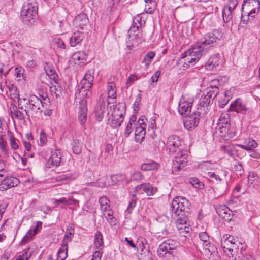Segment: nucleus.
I'll return each mask as SVG.
<instances>
[{
  "mask_svg": "<svg viewBox=\"0 0 260 260\" xmlns=\"http://www.w3.org/2000/svg\"><path fill=\"white\" fill-rule=\"evenodd\" d=\"M62 154L60 150L55 149L52 151L51 156L47 161V165L50 168L56 167L59 165L61 162Z\"/></svg>",
  "mask_w": 260,
  "mask_h": 260,
  "instance_id": "nucleus-15",
  "label": "nucleus"
},
{
  "mask_svg": "<svg viewBox=\"0 0 260 260\" xmlns=\"http://www.w3.org/2000/svg\"><path fill=\"white\" fill-rule=\"evenodd\" d=\"M182 143L183 142L178 136L171 135L168 137L167 142V150L170 154H173L182 146Z\"/></svg>",
  "mask_w": 260,
  "mask_h": 260,
  "instance_id": "nucleus-8",
  "label": "nucleus"
},
{
  "mask_svg": "<svg viewBox=\"0 0 260 260\" xmlns=\"http://www.w3.org/2000/svg\"><path fill=\"white\" fill-rule=\"evenodd\" d=\"M19 183V180L16 177L7 176L2 179L0 184V190H6L8 189L17 186Z\"/></svg>",
  "mask_w": 260,
  "mask_h": 260,
  "instance_id": "nucleus-17",
  "label": "nucleus"
},
{
  "mask_svg": "<svg viewBox=\"0 0 260 260\" xmlns=\"http://www.w3.org/2000/svg\"><path fill=\"white\" fill-rule=\"evenodd\" d=\"M236 146H237L233 144H228L221 146V149L224 153H226L231 157H234L237 151Z\"/></svg>",
  "mask_w": 260,
  "mask_h": 260,
  "instance_id": "nucleus-32",
  "label": "nucleus"
},
{
  "mask_svg": "<svg viewBox=\"0 0 260 260\" xmlns=\"http://www.w3.org/2000/svg\"><path fill=\"white\" fill-rule=\"evenodd\" d=\"M192 100H185L181 98L178 104V111L181 115H188L190 112L192 105Z\"/></svg>",
  "mask_w": 260,
  "mask_h": 260,
  "instance_id": "nucleus-16",
  "label": "nucleus"
},
{
  "mask_svg": "<svg viewBox=\"0 0 260 260\" xmlns=\"http://www.w3.org/2000/svg\"><path fill=\"white\" fill-rule=\"evenodd\" d=\"M248 109L242 100L240 98H237L234 102L232 103L230 108V110L231 111H235L237 113L242 112L243 113H245Z\"/></svg>",
  "mask_w": 260,
  "mask_h": 260,
  "instance_id": "nucleus-21",
  "label": "nucleus"
},
{
  "mask_svg": "<svg viewBox=\"0 0 260 260\" xmlns=\"http://www.w3.org/2000/svg\"><path fill=\"white\" fill-rule=\"evenodd\" d=\"M78 119L81 124H83L86 121L87 107L84 101L80 103Z\"/></svg>",
  "mask_w": 260,
  "mask_h": 260,
  "instance_id": "nucleus-27",
  "label": "nucleus"
},
{
  "mask_svg": "<svg viewBox=\"0 0 260 260\" xmlns=\"http://www.w3.org/2000/svg\"><path fill=\"white\" fill-rule=\"evenodd\" d=\"M104 109V103H103V102H99L97 104L94 111L95 118L99 122H100L103 118Z\"/></svg>",
  "mask_w": 260,
  "mask_h": 260,
  "instance_id": "nucleus-33",
  "label": "nucleus"
},
{
  "mask_svg": "<svg viewBox=\"0 0 260 260\" xmlns=\"http://www.w3.org/2000/svg\"><path fill=\"white\" fill-rule=\"evenodd\" d=\"M54 42L58 48L65 49L66 45L62 39L60 38H55L54 40Z\"/></svg>",
  "mask_w": 260,
  "mask_h": 260,
  "instance_id": "nucleus-58",
  "label": "nucleus"
},
{
  "mask_svg": "<svg viewBox=\"0 0 260 260\" xmlns=\"http://www.w3.org/2000/svg\"><path fill=\"white\" fill-rule=\"evenodd\" d=\"M84 36L82 32L77 31L73 33L70 38V43L72 47H75L83 40Z\"/></svg>",
  "mask_w": 260,
  "mask_h": 260,
  "instance_id": "nucleus-26",
  "label": "nucleus"
},
{
  "mask_svg": "<svg viewBox=\"0 0 260 260\" xmlns=\"http://www.w3.org/2000/svg\"><path fill=\"white\" fill-rule=\"evenodd\" d=\"M225 238L227 239L228 241L231 243V244H234L235 246H239V247H243L242 244L240 243L239 241H238L237 238H234L233 236L231 235H225Z\"/></svg>",
  "mask_w": 260,
  "mask_h": 260,
  "instance_id": "nucleus-52",
  "label": "nucleus"
},
{
  "mask_svg": "<svg viewBox=\"0 0 260 260\" xmlns=\"http://www.w3.org/2000/svg\"><path fill=\"white\" fill-rule=\"evenodd\" d=\"M234 244H231L229 241L225 238V236H223L221 241V245L224 252L228 251L230 253L231 256L228 254L229 258H233L235 254H237L240 250V247L239 246H235Z\"/></svg>",
  "mask_w": 260,
  "mask_h": 260,
  "instance_id": "nucleus-10",
  "label": "nucleus"
},
{
  "mask_svg": "<svg viewBox=\"0 0 260 260\" xmlns=\"http://www.w3.org/2000/svg\"><path fill=\"white\" fill-rule=\"evenodd\" d=\"M157 167V164L154 161H149L146 163L143 164L141 168L143 171L152 170L156 169Z\"/></svg>",
  "mask_w": 260,
  "mask_h": 260,
  "instance_id": "nucleus-45",
  "label": "nucleus"
},
{
  "mask_svg": "<svg viewBox=\"0 0 260 260\" xmlns=\"http://www.w3.org/2000/svg\"><path fill=\"white\" fill-rule=\"evenodd\" d=\"M94 245L96 249L99 250H101L104 246L103 236L99 231L96 232L94 236Z\"/></svg>",
  "mask_w": 260,
  "mask_h": 260,
  "instance_id": "nucleus-37",
  "label": "nucleus"
},
{
  "mask_svg": "<svg viewBox=\"0 0 260 260\" xmlns=\"http://www.w3.org/2000/svg\"><path fill=\"white\" fill-rule=\"evenodd\" d=\"M74 235V228L72 225L68 226L65 234L63 237V240L61 244H68V241H71L72 238Z\"/></svg>",
  "mask_w": 260,
  "mask_h": 260,
  "instance_id": "nucleus-35",
  "label": "nucleus"
},
{
  "mask_svg": "<svg viewBox=\"0 0 260 260\" xmlns=\"http://www.w3.org/2000/svg\"><path fill=\"white\" fill-rule=\"evenodd\" d=\"M135 125L134 124H131V123H128L127 125L125 128V131L124 133V135L126 137H127L129 136L131 132H132V130L133 129V127H134Z\"/></svg>",
  "mask_w": 260,
  "mask_h": 260,
  "instance_id": "nucleus-62",
  "label": "nucleus"
},
{
  "mask_svg": "<svg viewBox=\"0 0 260 260\" xmlns=\"http://www.w3.org/2000/svg\"><path fill=\"white\" fill-rule=\"evenodd\" d=\"M73 145V151L74 153L78 154L81 152V148L79 145V141H74Z\"/></svg>",
  "mask_w": 260,
  "mask_h": 260,
  "instance_id": "nucleus-54",
  "label": "nucleus"
},
{
  "mask_svg": "<svg viewBox=\"0 0 260 260\" xmlns=\"http://www.w3.org/2000/svg\"><path fill=\"white\" fill-rule=\"evenodd\" d=\"M187 220V216H180L176 218L175 222L176 226L180 234H184L189 232V228L186 225Z\"/></svg>",
  "mask_w": 260,
  "mask_h": 260,
  "instance_id": "nucleus-20",
  "label": "nucleus"
},
{
  "mask_svg": "<svg viewBox=\"0 0 260 260\" xmlns=\"http://www.w3.org/2000/svg\"><path fill=\"white\" fill-rule=\"evenodd\" d=\"M42 223L40 221L37 222L36 225L32 229H30L26 233L25 236L23 238L22 241L23 243H27L30 241L38 232V229L39 227H41Z\"/></svg>",
  "mask_w": 260,
  "mask_h": 260,
  "instance_id": "nucleus-28",
  "label": "nucleus"
},
{
  "mask_svg": "<svg viewBox=\"0 0 260 260\" xmlns=\"http://www.w3.org/2000/svg\"><path fill=\"white\" fill-rule=\"evenodd\" d=\"M218 215L225 221H229L232 220L234 214L232 211L225 205H221L216 209Z\"/></svg>",
  "mask_w": 260,
  "mask_h": 260,
  "instance_id": "nucleus-18",
  "label": "nucleus"
},
{
  "mask_svg": "<svg viewBox=\"0 0 260 260\" xmlns=\"http://www.w3.org/2000/svg\"><path fill=\"white\" fill-rule=\"evenodd\" d=\"M222 37V33L217 30L205 34L196 45L182 54L181 58H185V63L187 65L194 63Z\"/></svg>",
  "mask_w": 260,
  "mask_h": 260,
  "instance_id": "nucleus-1",
  "label": "nucleus"
},
{
  "mask_svg": "<svg viewBox=\"0 0 260 260\" xmlns=\"http://www.w3.org/2000/svg\"><path fill=\"white\" fill-rule=\"evenodd\" d=\"M74 63L78 65L84 64L88 62V54L84 51H80L75 52L72 56Z\"/></svg>",
  "mask_w": 260,
  "mask_h": 260,
  "instance_id": "nucleus-22",
  "label": "nucleus"
},
{
  "mask_svg": "<svg viewBox=\"0 0 260 260\" xmlns=\"http://www.w3.org/2000/svg\"><path fill=\"white\" fill-rule=\"evenodd\" d=\"M141 24L139 22V19L135 18L133 21V24L131 27L128 32L129 35L131 37H133L134 36L136 38L139 37V27H141Z\"/></svg>",
  "mask_w": 260,
  "mask_h": 260,
  "instance_id": "nucleus-30",
  "label": "nucleus"
},
{
  "mask_svg": "<svg viewBox=\"0 0 260 260\" xmlns=\"http://www.w3.org/2000/svg\"><path fill=\"white\" fill-rule=\"evenodd\" d=\"M136 205V193L133 194L132 198L128 203V207L126 211L128 213H131L133 209L135 207Z\"/></svg>",
  "mask_w": 260,
  "mask_h": 260,
  "instance_id": "nucleus-51",
  "label": "nucleus"
},
{
  "mask_svg": "<svg viewBox=\"0 0 260 260\" xmlns=\"http://www.w3.org/2000/svg\"><path fill=\"white\" fill-rule=\"evenodd\" d=\"M245 249L243 247H240V250L232 258V260H255L253 256L250 254L244 253Z\"/></svg>",
  "mask_w": 260,
  "mask_h": 260,
  "instance_id": "nucleus-29",
  "label": "nucleus"
},
{
  "mask_svg": "<svg viewBox=\"0 0 260 260\" xmlns=\"http://www.w3.org/2000/svg\"><path fill=\"white\" fill-rule=\"evenodd\" d=\"M212 101L206 94H204L199 100V104L201 107H204L208 106Z\"/></svg>",
  "mask_w": 260,
  "mask_h": 260,
  "instance_id": "nucleus-47",
  "label": "nucleus"
},
{
  "mask_svg": "<svg viewBox=\"0 0 260 260\" xmlns=\"http://www.w3.org/2000/svg\"><path fill=\"white\" fill-rule=\"evenodd\" d=\"M201 113L199 112L194 113L193 115L187 117L184 120V125L186 129L189 130L196 127L200 121Z\"/></svg>",
  "mask_w": 260,
  "mask_h": 260,
  "instance_id": "nucleus-13",
  "label": "nucleus"
},
{
  "mask_svg": "<svg viewBox=\"0 0 260 260\" xmlns=\"http://www.w3.org/2000/svg\"><path fill=\"white\" fill-rule=\"evenodd\" d=\"M68 243L61 244V246L58 251L57 259L65 260L68 256Z\"/></svg>",
  "mask_w": 260,
  "mask_h": 260,
  "instance_id": "nucleus-36",
  "label": "nucleus"
},
{
  "mask_svg": "<svg viewBox=\"0 0 260 260\" xmlns=\"http://www.w3.org/2000/svg\"><path fill=\"white\" fill-rule=\"evenodd\" d=\"M178 242L173 239H167L161 243L157 250L158 255L164 256L167 253L170 254V251L175 250L177 246Z\"/></svg>",
  "mask_w": 260,
  "mask_h": 260,
  "instance_id": "nucleus-7",
  "label": "nucleus"
},
{
  "mask_svg": "<svg viewBox=\"0 0 260 260\" xmlns=\"http://www.w3.org/2000/svg\"><path fill=\"white\" fill-rule=\"evenodd\" d=\"M126 111V105L124 103H119L115 106V117L116 116L119 117L117 120L115 119V126L117 125L120 126L121 123L123 120V116L124 115Z\"/></svg>",
  "mask_w": 260,
  "mask_h": 260,
  "instance_id": "nucleus-14",
  "label": "nucleus"
},
{
  "mask_svg": "<svg viewBox=\"0 0 260 260\" xmlns=\"http://www.w3.org/2000/svg\"><path fill=\"white\" fill-rule=\"evenodd\" d=\"M208 176L212 183V188L214 193L217 197L223 195L228 188V183L223 178L216 174L213 172H209Z\"/></svg>",
  "mask_w": 260,
  "mask_h": 260,
  "instance_id": "nucleus-3",
  "label": "nucleus"
},
{
  "mask_svg": "<svg viewBox=\"0 0 260 260\" xmlns=\"http://www.w3.org/2000/svg\"><path fill=\"white\" fill-rule=\"evenodd\" d=\"M99 202L102 210H105L106 208H108L109 206H110L109 205H108L109 201L106 197L103 196L102 197H100L99 200Z\"/></svg>",
  "mask_w": 260,
  "mask_h": 260,
  "instance_id": "nucleus-50",
  "label": "nucleus"
},
{
  "mask_svg": "<svg viewBox=\"0 0 260 260\" xmlns=\"http://www.w3.org/2000/svg\"><path fill=\"white\" fill-rule=\"evenodd\" d=\"M155 6L151 5L150 3H146L145 10L147 13L152 14L154 13Z\"/></svg>",
  "mask_w": 260,
  "mask_h": 260,
  "instance_id": "nucleus-64",
  "label": "nucleus"
},
{
  "mask_svg": "<svg viewBox=\"0 0 260 260\" xmlns=\"http://www.w3.org/2000/svg\"><path fill=\"white\" fill-rule=\"evenodd\" d=\"M244 6L247 7L248 9L255 7L256 8H260V1L259 0H244L242 10H243Z\"/></svg>",
  "mask_w": 260,
  "mask_h": 260,
  "instance_id": "nucleus-38",
  "label": "nucleus"
},
{
  "mask_svg": "<svg viewBox=\"0 0 260 260\" xmlns=\"http://www.w3.org/2000/svg\"><path fill=\"white\" fill-rule=\"evenodd\" d=\"M221 62L218 54L214 55L210 57L206 63L205 67L207 70H211L218 66Z\"/></svg>",
  "mask_w": 260,
  "mask_h": 260,
  "instance_id": "nucleus-25",
  "label": "nucleus"
},
{
  "mask_svg": "<svg viewBox=\"0 0 260 260\" xmlns=\"http://www.w3.org/2000/svg\"><path fill=\"white\" fill-rule=\"evenodd\" d=\"M141 100V94H138L136 98L135 101L133 104L134 106V112L137 113L139 110L138 106Z\"/></svg>",
  "mask_w": 260,
  "mask_h": 260,
  "instance_id": "nucleus-56",
  "label": "nucleus"
},
{
  "mask_svg": "<svg viewBox=\"0 0 260 260\" xmlns=\"http://www.w3.org/2000/svg\"><path fill=\"white\" fill-rule=\"evenodd\" d=\"M46 73L48 75L50 76V78L53 80L55 83H56L57 80V75L55 73V71L50 69L49 71H46Z\"/></svg>",
  "mask_w": 260,
  "mask_h": 260,
  "instance_id": "nucleus-60",
  "label": "nucleus"
},
{
  "mask_svg": "<svg viewBox=\"0 0 260 260\" xmlns=\"http://www.w3.org/2000/svg\"><path fill=\"white\" fill-rule=\"evenodd\" d=\"M74 25L76 28L84 29V26H87L89 23V19L85 13H80L78 15L74 20Z\"/></svg>",
  "mask_w": 260,
  "mask_h": 260,
  "instance_id": "nucleus-19",
  "label": "nucleus"
},
{
  "mask_svg": "<svg viewBox=\"0 0 260 260\" xmlns=\"http://www.w3.org/2000/svg\"><path fill=\"white\" fill-rule=\"evenodd\" d=\"M108 114L112 117L114 114V84L112 78H110L107 86Z\"/></svg>",
  "mask_w": 260,
  "mask_h": 260,
  "instance_id": "nucleus-6",
  "label": "nucleus"
},
{
  "mask_svg": "<svg viewBox=\"0 0 260 260\" xmlns=\"http://www.w3.org/2000/svg\"><path fill=\"white\" fill-rule=\"evenodd\" d=\"M103 214L107 219V221L109 222L111 226L113 222V219L114 218V212L109 206V208H106L105 210H102Z\"/></svg>",
  "mask_w": 260,
  "mask_h": 260,
  "instance_id": "nucleus-39",
  "label": "nucleus"
},
{
  "mask_svg": "<svg viewBox=\"0 0 260 260\" xmlns=\"http://www.w3.org/2000/svg\"><path fill=\"white\" fill-rule=\"evenodd\" d=\"M55 203L59 204L61 203L64 205H74L76 203V200L72 199H67L64 197L60 198L59 199H55L54 201Z\"/></svg>",
  "mask_w": 260,
  "mask_h": 260,
  "instance_id": "nucleus-44",
  "label": "nucleus"
},
{
  "mask_svg": "<svg viewBox=\"0 0 260 260\" xmlns=\"http://www.w3.org/2000/svg\"><path fill=\"white\" fill-rule=\"evenodd\" d=\"M217 126L220 129L229 130L230 127V119L228 114H222L221 115L220 118L217 123Z\"/></svg>",
  "mask_w": 260,
  "mask_h": 260,
  "instance_id": "nucleus-23",
  "label": "nucleus"
},
{
  "mask_svg": "<svg viewBox=\"0 0 260 260\" xmlns=\"http://www.w3.org/2000/svg\"><path fill=\"white\" fill-rule=\"evenodd\" d=\"M143 178V175L139 171L135 172L132 175V179L134 180H140Z\"/></svg>",
  "mask_w": 260,
  "mask_h": 260,
  "instance_id": "nucleus-63",
  "label": "nucleus"
},
{
  "mask_svg": "<svg viewBox=\"0 0 260 260\" xmlns=\"http://www.w3.org/2000/svg\"><path fill=\"white\" fill-rule=\"evenodd\" d=\"M9 92L10 93L11 99L14 100L17 99L18 101H19V91H18L17 87L13 85L9 88Z\"/></svg>",
  "mask_w": 260,
  "mask_h": 260,
  "instance_id": "nucleus-48",
  "label": "nucleus"
},
{
  "mask_svg": "<svg viewBox=\"0 0 260 260\" xmlns=\"http://www.w3.org/2000/svg\"><path fill=\"white\" fill-rule=\"evenodd\" d=\"M205 92L206 96L213 101L219 93V89L216 85H211L206 89Z\"/></svg>",
  "mask_w": 260,
  "mask_h": 260,
  "instance_id": "nucleus-34",
  "label": "nucleus"
},
{
  "mask_svg": "<svg viewBox=\"0 0 260 260\" xmlns=\"http://www.w3.org/2000/svg\"><path fill=\"white\" fill-rule=\"evenodd\" d=\"M135 193L143 194L145 192L147 196L154 195L157 191L156 188L154 187L150 183H142L137 185L134 189Z\"/></svg>",
  "mask_w": 260,
  "mask_h": 260,
  "instance_id": "nucleus-11",
  "label": "nucleus"
},
{
  "mask_svg": "<svg viewBox=\"0 0 260 260\" xmlns=\"http://www.w3.org/2000/svg\"><path fill=\"white\" fill-rule=\"evenodd\" d=\"M187 152L186 150L181 149L178 152L177 156L173 160L175 171L179 170L186 165L187 161Z\"/></svg>",
  "mask_w": 260,
  "mask_h": 260,
  "instance_id": "nucleus-9",
  "label": "nucleus"
},
{
  "mask_svg": "<svg viewBox=\"0 0 260 260\" xmlns=\"http://www.w3.org/2000/svg\"><path fill=\"white\" fill-rule=\"evenodd\" d=\"M116 180V183H119V185L121 186V187H124V185L126 182L125 179L126 177L124 174H116L115 175Z\"/></svg>",
  "mask_w": 260,
  "mask_h": 260,
  "instance_id": "nucleus-49",
  "label": "nucleus"
},
{
  "mask_svg": "<svg viewBox=\"0 0 260 260\" xmlns=\"http://www.w3.org/2000/svg\"><path fill=\"white\" fill-rule=\"evenodd\" d=\"M47 136L45 132L42 131L40 134V143L41 145H43L47 142Z\"/></svg>",
  "mask_w": 260,
  "mask_h": 260,
  "instance_id": "nucleus-61",
  "label": "nucleus"
},
{
  "mask_svg": "<svg viewBox=\"0 0 260 260\" xmlns=\"http://www.w3.org/2000/svg\"><path fill=\"white\" fill-rule=\"evenodd\" d=\"M92 74V72L90 70H88L85 74L83 79L89 82H93L94 80V76Z\"/></svg>",
  "mask_w": 260,
  "mask_h": 260,
  "instance_id": "nucleus-57",
  "label": "nucleus"
},
{
  "mask_svg": "<svg viewBox=\"0 0 260 260\" xmlns=\"http://www.w3.org/2000/svg\"><path fill=\"white\" fill-rule=\"evenodd\" d=\"M189 206L190 203L185 198L176 197L172 202V213L176 217L186 216L185 214L188 212Z\"/></svg>",
  "mask_w": 260,
  "mask_h": 260,
  "instance_id": "nucleus-4",
  "label": "nucleus"
},
{
  "mask_svg": "<svg viewBox=\"0 0 260 260\" xmlns=\"http://www.w3.org/2000/svg\"><path fill=\"white\" fill-rule=\"evenodd\" d=\"M11 113L12 118L15 117L18 120H23L25 118L24 113L17 110L16 106L15 105H13L12 107L11 108Z\"/></svg>",
  "mask_w": 260,
  "mask_h": 260,
  "instance_id": "nucleus-42",
  "label": "nucleus"
},
{
  "mask_svg": "<svg viewBox=\"0 0 260 260\" xmlns=\"http://www.w3.org/2000/svg\"><path fill=\"white\" fill-rule=\"evenodd\" d=\"M222 17L223 21L225 23H228L231 21L232 20V13H231L229 11H225L224 10H222Z\"/></svg>",
  "mask_w": 260,
  "mask_h": 260,
  "instance_id": "nucleus-53",
  "label": "nucleus"
},
{
  "mask_svg": "<svg viewBox=\"0 0 260 260\" xmlns=\"http://www.w3.org/2000/svg\"><path fill=\"white\" fill-rule=\"evenodd\" d=\"M29 107L27 110H25L26 114L32 116L37 114H40L42 112L41 110V101L39 98L35 95H31L28 100Z\"/></svg>",
  "mask_w": 260,
  "mask_h": 260,
  "instance_id": "nucleus-5",
  "label": "nucleus"
},
{
  "mask_svg": "<svg viewBox=\"0 0 260 260\" xmlns=\"http://www.w3.org/2000/svg\"><path fill=\"white\" fill-rule=\"evenodd\" d=\"M40 100L41 101V104L42 106L41 107H44L46 108V107L48 105L49 103V99L47 96V94H45V96L40 95L39 98Z\"/></svg>",
  "mask_w": 260,
  "mask_h": 260,
  "instance_id": "nucleus-55",
  "label": "nucleus"
},
{
  "mask_svg": "<svg viewBox=\"0 0 260 260\" xmlns=\"http://www.w3.org/2000/svg\"><path fill=\"white\" fill-rule=\"evenodd\" d=\"M199 237L206 254H212L214 251L215 248L209 241V237L207 233L206 232H201L199 234Z\"/></svg>",
  "mask_w": 260,
  "mask_h": 260,
  "instance_id": "nucleus-12",
  "label": "nucleus"
},
{
  "mask_svg": "<svg viewBox=\"0 0 260 260\" xmlns=\"http://www.w3.org/2000/svg\"><path fill=\"white\" fill-rule=\"evenodd\" d=\"M81 84L82 85L81 91H87L86 95L87 96L89 97L91 94V92L89 91V89L92 86L93 82L86 81L83 79L81 82Z\"/></svg>",
  "mask_w": 260,
  "mask_h": 260,
  "instance_id": "nucleus-40",
  "label": "nucleus"
},
{
  "mask_svg": "<svg viewBox=\"0 0 260 260\" xmlns=\"http://www.w3.org/2000/svg\"><path fill=\"white\" fill-rule=\"evenodd\" d=\"M8 135L10 138V144L12 149L16 150L18 148L19 146L17 142V140L14 137L12 133L8 131Z\"/></svg>",
  "mask_w": 260,
  "mask_h": 260,
  "instance_id": "nucleus-46",
  "label": "nucleus"
},
{
  "mask_svg": "<svg viewBox=\"0 0 260 260\" xmlns=\"http://www.w3.org/2000/svg\"><path fill=\"white\" fill-rule=\"evenodd\" d=\"M234 169L237 171L238 172L240 175H241L243 172V167L241 162L239 161H236L235 164L234 165Z\"/></svg>",
  "mask_w": 260,
  "mask_h": 260,
  "instance_id": "nucleus-59",
  "label": "nucleus"
},
{
  "mask_svg": "<svg viewBox=\"0 0 260 260\" xmlns=\"http://www.w3.org/2000/svg\"><path fill=\"white\" fill-rule=\"evenodd\" d=\"M155 53L152 51L148 52L144 56L142 63H145L146 68H147L151 63L152 59L155 56Z\"/></svg>",
  "mask_w": 260,
  "mask_h": 260,
  "instance_id": "nucleus-43",
  "label": "nucleus"
},
{
  "mask_svg": "<svg viewBox=\"0 0 260 260\" xmlns=\"http://www.w3.org/2000/svg\"><path fill=\"white\" fill-rule=\"evenodd\" d=\"M56 85H52L50 87V90L52 95H54L56 98H58L61 94L63 90L62 88L56 82Z\"/></svg>",
  "mask_w": 260,
  "mask_h": 260,
  "instance_id": "nucleus-41",
  "label": "nucleus"
},
{
  "mask_svg": "<svg viewBox=\"0 0 260 260\" xmlns=\"http://www.w3.org/2000/svg\"><path fill=\"white\" fill-rule=\"evenodd\" d=\"M135 140L137 142H139L140 143L143 141L144 139L145 135L146 134V126H135Z\"/></svg>",
  "mask_w": 260,
  "mask_h": 260,
  "instance_id": "nucleus-24",
  "label": "nucleus"
},
{
  "mask_svg": "<svg viewBox=\"0 0 260 260\" xmlns=\"http://www.w3.org/2000/svg\"><path fill=\"white\" fill-rule=\"evenodd\" d=\"M258 145L257 143L253 139H248L246 140L243 144H238L237 146L246 150H251L256 148Z\"/></svg>",
  "mask_w": 260,
  "mask_h": 260,
  "instance_id": "nucleus-31",
  "label": "nucleus"
},
{
  "mask_svg": "<svg viewBox=\"0 0 260 260\" xmlns=\"http://www.w3.org/2000/svg\"><path fill=\"white\" fill-rule=\"evenodd\" d=\"M38 14V5L36 3H28L24 5L21 11L23 22L28 26H31L35 22Z\"/></svg>",
  "mask_w": 260,
  "mask_h": 260,
  "instance_id": "nucleus-2",
  "label": "nucleus"
}]
</instances>
